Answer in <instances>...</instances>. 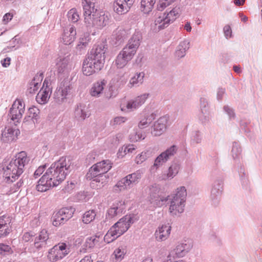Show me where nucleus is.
I'll list each match as a JSON object with an SVG mask.
<instances>
[{
    "label": "nucleus",
    "mask_w": 262,
    "mask_h": 262,
    "mask_svg": "<svg viewBox=\"0 0 262 262\" xmlns=\"http://www.w3.org/2000/svg\"><path fill=\"white\" fill-rule=\"evenodd\" d=\"M5 216H2L0 217V229L3 228H9L7 222L5 220Z\"/></svg>",
    "instance_id": "obj_63"
},
{
    "label": "nucleus",
    "mask_w": 262,
    "mask_h": 262,
    "mask_svg": "<svg viewBox=\"0 0 262 262\" xmlns=\"http://www.w3.org/2000/svg\"><path fill=\"white\" fill-rule=\"evenodd\" d=\"M51 241L49 239V234L47 230L43 229L41 230L38 235L34 239V247L39 250L46 248L48 245H50Z\"/></svg>",
    "instance_id": "obj_12"
},
{
    "label": "nucleus",
    "mask_w": 262,
    "mask_h": 262,
    "mask_svg": "<svg viewBox=\"0 0 262 262\" xmlns=\"http://www.w3.org/2000/svg\"><path fill=\"white\" fill-rule=\"evenodd\" d=\"M178 12L175 9H173L169 13H165L166 20L165 22L168 23L169 24L173 22L177 16H179Z\"/></svg>",
    "instance_id": "obj_42"
},
{
    "label": "nucleus",
    "mask_w": 262,
    "mask_h": 262,
    "mask_svg": "<svg viewBox=\"0 0 262 262\" xmlns=\"http://www.w3.org/2000/svg\"><path fill=\"white\" fill-rule=\"evenodd\" d=\"M124 0H115L113 4L114 12L119 15H122L127 13L130 10L128 7V4H123Z\"/></svg>",
    "instance_id": "obj_22"
},
{
    "label": "nucleus",
    "mask_w": 262,
    "mask_h": 262,
    "mask_svg": "<svg viewBox=\"0 0 262 262\" xmlns=\"http://www.w3.org/2000/svg\"><path fill=\"white\" fill-rule=\"evenodd\" d=\"M67 253H61L56 250V248H52L49 252L48 258L50 261H56L64 257Z\"/></svg>",
    "instance_id": "obj_31"
},
{
    "label": "nucleus",
    "mask_w": 262,
    "mask_h": 262,
    "mask_svg": "<svg viewBox=\"0 0 262 262\" xmlns=\"http://www.w3.org/2000/svg\"><path fill=\"white\" fill-rule=\"evenodd\" d=\"M68 17L69 20L72 21L73 23L77 22L79 18V14H78L77 10L75 8L71 9L68 13Z\"/></svg>",
    "instance_id": "obj_46"
},
{
    "label": "nucleus",
    "mask_w": 262,
    "mask_h": 262,
    "mask_svg": "<svg viewBox=\"0 0 262 262\" xmlns=\"http://www.w3.org/2000/svg\"><path fill=\"white\" fill-rule=\"evenodd\" d=\"M96 214L94 210H90L86 211L82 216V222L88 224L94 220Z\"/></svg>",
    "instance_id": "obj_36"
},
{
    "label": "nucleus",
    "mask_w": 262,
    "mask_h": 262,
    "mask_svg": "<svg viewBox=\"0 0 262 262\" xmlns=\"http://www.w3.org/2000/svg\"><path fill=\"white\" fill-rule=\"evenodd\" d=\"M223 187V180L222 179H216L213 183V187L211 191V196L213 199H215L221 194Z\"/></svg>",
    "instance_id": "obj_25"
},
{
    "label": "nucleus",
    "mask_w": 262,
    "mask_h": 262,
    "mask_svg": "<svg viewBox=\"0 0 262 262\" xmlns=\"http://www.w3.org/2000/svg\"><path fill=\"white\" fill-rule=\"evenodd\" d=\"M96 0H82L84 23L87 27L101 29L110 23V17L95 8Z\"/></svg>",
    "instance_id": "obj_2"
},
{
    "label": "nucleus",
    "mask_w": 262,
    "mask_h": 262,
    "mask_svg": "<svg viewBox=\"0 0 262 262\" xmlns=\"http://www.w3.org/2000/svg\"><path fill=\"white\" fill-rule=\"evenodd\" d=\"M192 248V243L190 240H185L178 243L174 248L169 253L168 257L171 260V257L181 258L185 256Z\"/></svg>",
    "instance_id": "obj_9"
},
{
    "label": "nucleus",
    "mask_w": 262,
    "mask_h": 262,
    "mask_svg": "<svg viewBox=\"0 0 262 262\" xmlns=\"http://www.w3.org/2000/svg\"><path fill=\"white\" fill-rule=\"evenodd\" d=\"M135 222V219L133 215H126L120 219L114 225L125 233Z\"/></svg>",
    "instance_id": "obj_15"
},
{
    "label": "nucleus",
    "mask_w": 262,
    "mask_h": 262,
    "mask_svg": "<svg viewBox=\"0 0 262 262\" xmlns=\"http://www.w3.org/2000/svg\"><path fill=\"white\" fill-rule=\"evenodd\" d=\"M151 155V152L148 150L143 151L141 154L138 155L135 159L137 164H139L143 163Z\"/></svg>",
    "instance_id": "obj_41"
},
{
    "label": "nucleus",
    "mask_w": 262,
    "mask_h": 262,
    "mask_svg": "<svg viewBox=\"0 0 262 262\" xmlns=\"http://www.w3.org/2000/svg\"><path fill=\"white\" fill-rule=\"evenodd\" d=\"M13 103H16V108L18 110V115L17 116H22L23 114L25 112V104L24 103L23 101L21 100L16 99Z\"/></svg>",
    "instance_id": "obj_48"
},
{
    "label": "nucleus",
    "mask_w": 262,
    "mask_h": 262,
    "mask_svg": "<svg viewBox=\"0 0 262 262\" xmlns=\"http://www.w3.org/2000/svg\"><path fill=\"white\" fill-rule=\"evenodd\" d=\"M171 231V227L168 224L162 225L156 230L155 235L157 241L160 242L166 240L169 236Z\"/></svg>",
    "instance_id": "obj_20"
},
{
    "label": "nucleus",
    "mask_w": 262,
    "mask_h": 262,
    "mask_svg": "<svg viewBox=\"0 0 262 262\" xmlns=\"http://www.w3.org/2000/svg\"><path fill=\"white\" fill-rule=\"evenodd\" d=\"M202 113L199 116L200 120L203 123H206L209 121V116L206 110L202 109Z\"/></svg>",
    "instance_id": "obj_52"
},
{
    "label": "nucleus",
    "mask_w": 262,
    "mask_h": 262,
    "mask_svg": "<svg viewBox=\"0 0 262 262\" xmlns=\"http://www.w3.org/2000/svg\"><path fill=\"white\" fill-rule=\"evenodd\" d=\"M89 41V35H86L84 36V37L81 38L79 39L78 46L82 45L83 46H86Z\"/></svg>",
    "instance_id": "obj_59"
},
{
    "label": "nucleus",
    "mask_w": 262,
    "mask_h": 262,
    "mask_svg": "<svg viewBox=\"0 0 262 262\" xmlns=\"http://www.w3.org/2000/svg\"><path fill=\"white\" fill-rule=\"evenodd\" d=\"M144 77V73L143 72L137 73L136 75L131 78L129 84L133 86H138L139 84H141L143 82Z\"/></svg>",
    "instance_id": "obj_38"
},
{
    "label": "nucleus",
    "mask_w": 262,
    "mask_h": 262,
    "mask_svg": "<svg viewBox=\"0 0 262 262\" xmlns=\"http://www.w3.org/2000/svg\"><path fill=\"white\" fill-rule=\"evenodd\" d=\"M126 119L123 117H117L114 119V125L120 124L126 121Z\"/></svg>",
    "instance_id": "obj_61"
},
{
    "label": "nucleus",
    "mask_w": 262,
    "mask_h": 262,
    "mask_svg": "<svg viewBox=\"0 0 262 262\" xmlns=\"http://www.w3.org/2000/svg\"><path fill=\"white\" fill-rule=\"evenodd\" d=\"M51 94V88L41 89L36 97L37 102L41 104L46 103Z\"/></svg>",
    "instance_id": "obj_24"
},
{
    "label": "nucleus",
    "mask_w": 262,
    "mask_h": 262,
    "mask_svg": "<svg viewBox=\"0 0 262 262\" xmlns=\"http://www.w3.org/2000/svg\"><path fill=\"white\" fill-rule=\"evenodd\" d=\"M67 246L65 243H62L58 244L57 245L54 246L53 248H56V250L59 251L61 253H67V254L69 252V249L67 248Z\"/></svg>",
    "instance_id": "obj_51"
},
{
    "label": "nucleus",
    "mask_w": 262,
    "mask_h": 262,
    "mask_svg": "<svg viewBox=\"0 0 262 262\" xmlns=\"http://www.w3.org/2000/svg\"><path fill=\"white\" fill-rule=\"evenodd\" d=\"M186 196L187 191L184 186L177 188L176 193L170 199L169 212L171 215H176L184 211Z\"/></svg>",
    "instance_id": "obj_6"
},
{
    "label": "nucleus",
    "mask_w": 262,
    "mask_h": 262,
    "mask_svg": "<svg viewBox=\"0 0 262 262\" xmlns=\"http://www.w3.org/2000/svg\"><path fill=\"white\" fill-rule=\"evenodd\" d=\"M165 20V13H163L162 15L159 16L158 18H156L155 21V25L156 26L155 30L156 31H159L161 30L164 29L169 25V23H166Z\"/></svg>",
    "instance_id": "obj_33"
},
{
    "label": "nucleus",
    "mask_w": 262,
    "mask_h": 262,
    "mask_svg": "<svg viewBox=\"0 0 262 262\" xmlns=\"http://www.w3.org/2000/svg\"><path fill=\"white\" fill-rule=\"evenodd\" d=\"M141 35L136 32L129 40L128 43L117 55L115 63L118 68H123L130 61L136 53L140 44Z\"/></svg>",
    "instance_id": "obj_5"
},
{
    "label": "nucleus",
    "mask_w": 262,
    "mask_h": 262,
    "mask_svg": "<svg viewBox=\"0 0 262 262\" xmlns=\"http://www.w3.org/2000/svg\"><path fill=\"white\" fill-rule=\"evenodd\" d=\"M201 134L199 130L195 131L193 136L192 140L195 143H199L201 141Z\"/></svg>",
    "instance_id": "obj_57"
},
{
    "label": "nucleus",
    "mask_w": 262,
    "mask_h": 262,
    "mask_svg": "<svg viewBox=\"0 0 262 262\" xmlns=\"http://www.w3.org/2000/svg\"><path fill=\"white\" fill-rule=\"evenodd\" d=\"M109 231L111 234H112L113 239H116L118 237L124 233V232L118 228V227H115L114 225L111 227Z\"/></svg>",
    "instance_id": "obj_47"
},
{
    "label": "nucleus",
    "mask_w": 262,
    "mask_h": 262,
    "mask_svg": "<svg viewBox=\"0 0 262 262\" xmlns=\"http://www.w3.org/2000/svg\"><path fill=\"white\" fill-rule=\"evenodd\" d=\"M125 37V32L122 29H117L114 31L112 38L115 40V45L118 46L123 42Z\"/></svg>",
    "instance_id": "obj_29"
},
{
    "label": "nucleus",
    "mask_w": 262,
    "mask_h": 262,
    "mask_svg": "<svg viewBox=\"0 0 262 262\" xmlns=\"http://www.w3.org/2000/svg\"><path fill=\"white\" fill-rule=\"evenodd\" d=\"M106 80L103 79L94 83L91 90V95L94 97H99L104 89V86L106 84Z\"/></svg>",
    "instance_id": "obj_26"
},
{
    "label": "nucleus",
    "mask_w": 262,
    "mask_h": 262,
    "mask_svg": "<svg viewBox=\"0 0 262 262\" xmlns=\"http://www.w3.org/2000/svg\"><path fill=\"white\" fill-rule=\"evenodd\" d=\"M142 172L140 170L128 174L125 177L126 181L128 182L129 188L133 187L135 185L137 184L141 178Z\"/></svg>",
    "instance_id": "obj_27"
},
{
    "label": "nucleus",
    "mask_w": 262,
    "mask_h": 262,
    "mask_svg": "<svg viewBox=\"0 0 262 262\" xmlns=\"http://www.w3.org/2000/svg\"><path fill=\"white\" fill-rule=\"evenodd\" d=\"M125 252V250L122 247H119L114 251L113 255L116 260L120 261L123 258Z\"/></svg>",
    "instance_id": "obj_44"
},
{
    "label": "nucleus",
    "mask_w": 262,
    "mask_h": 262,
    "mask_svg": "<svg viewBox=\"0 0 262 262\" xmlns=\"http://www.w3.org/2000/svg\"><path fill=\"white\" fill-rule=\"evenodd\" d=\"M148 95V94L145 93L138 96L134 100L128 101L126 104V108L130 110L138 108L144 103Z\"/></svg>",
    "instance_id": "obj_19"
},
{
    "label": "nucleus",
    "mask_w": 262,
    "mask_h": 262,
    "mask_svg": "<svg viewBox=\"0 0 262 262\" xmlns=\"http://www.w3.org/2000/svg\"><path fill=\"white\" fill-rule=\"evenodd\" d=\"M30 158L25 151H22L16 155L9 164L3 167L4 173L7 181H15L23 173L25 166L28 164Z\"/></svg>",
    "instance_id": "obj_4"
},
{
    "label": "nucleus",
    "mask_w": 262,
    "mask_h": 262,
    "mask_svg": "<svg viewBox=\"0 0 262 262\" xmlns=\"http://www.w3.org/2000/svg\"><path fill=\"white\" fill-rule=\"evenodd\" d=\"M156 0H141V10L145 14H148L153 9Z\"/></svg>",
    "instance_id": "obj_30"
},
{
    "label": "nucleus",
    "mask_w": 262,
    "mask_h": 262,
    "mask_svg": "<svg viewBox=\"0 0 262 262\" xmlns=\"http://www.w3.org/2000/svg\"><path fill=\"white\" fill-rule=\"evenodd\" d=\"M17 104L13 103L12 107L10 108L9 113L10 114V117L11 120L15 121V122H19V120L21 118L22 116H17L18 115V111L17 108H16Z\"/></svg>",
    "instance_id": "obj_40"
},
{
    "label": "nucleus",
    "mask_w": 262,
    "mask_h": 262,
    "mask_svg": "<svg viewBox=\"0 0 262 262\" xmlns=\"http://www.w3.org/2000/svg\"><path fill=\"white\" fill-rule=\"evenodd\" d=\"M20 134V132L18 129H15L12 127H9L2 133V136L6 142H11L15 140L18 135Z\"/></svg>",
    "instance_id": "obj_23"
},
{
    "label": "nucleus",
    "mask_w": 262,
    "mask_h": 262,
    "mask_svg": "<svg viewBox=\"0 0 262 262\" xmlns=\"http://www.w3.org/2000/svg\"><path fill=\"white\" fill-rule=\"evenodd\" d=\"M71 84L68 80L62 81L58 88L54 93L53 98L55 101L61 103L67 99V96L71 94Z\"/></svg>",
    "instance_id": "obj_10"
},
{
    "label": "nucleus",
    "mask_w": 262,
    "mask_h": 262,
    "mask_svg": "<svg viewBox=\"0 0 262 262\" xmlns=\"http://www.w3.org/2000/svg\"><path fill=\"white\" fill-rule=\"evenodd\" d=\"M35 234L32 232H27L24 233L23 239L25 242H28L33 241V237Z\"/></svg>",
    "instance_id": "obj_54"
},
{
    "label": "nucleus",
    "mask_w": 262,
    "mask_h": 262,
    "mask_svg": "<svg viewBox=\"0 0 262 262\" xmlns=\"http://www.w3.org/2000/svg\"><path fill=\"white\" fill-rule=\"evenodd\" d=\"M12 18L13 15L11 13H7L4 16L3 21L4 22V24H7L10 21Z\"/></svg>",
    "instance_id": "obj_64"
},
{
    "label": "nucleus",
    "mask_w": 262,
    "mask_h": 262,
    "mask_svg": "<svg viewBox=\"0 0 262 262\" xmlns=\"http://www.w3.org/2000/svg\"><path fill=\"white\" fill-rule=\"evenodd\" d=\"M168 117L163 116L156 121L152 126L151 134L154 136L161 135L166 130Z\"/></svg>",
    "instance_id": "obj_13"
},
{
    "label": "nucleus",
    "mask_w": 262,
    "mask_h": 262,
    "mask_svg": "<svg viewBox=\"0 0 262 262\" xmlns=\"http://www.w3.org/2000/svg\"><path fill=\"white\" fill-rule=\"evenodd\" d=\"M176 1L177 0H159L157 5V9L159 11H162Z\"/></svg>",
    "instance_id": "obj_45"
},
{
    "label": "nucleus",
    "mask_w": 262,
    "mask_h": 262,
    "mask_svg": "<svg viewBox=\"0 0 262 262\" xmlns=\"http://www.w3.org/2000/svg\"><path fill=\"white\" fill-rule=\"evenodd\" d=\"M112 168L111 162L109 160L102 161L94 164L86 174L87 179L91 180L94 177L98 176L107 175V172Z\"/></svg>",
    "instance_id": "obj_7"
},
{
    "label": "nucleus",
    "mask_w": 262,
    "mask_h": 262,
    "mask_svg": "<svg viewBox=\"0 0 262 262\" xmlns=\"http://www.w3.org/2000/svg\"><path fill=\"white\" fill-rule=\"evenodd\" d=\"M123 208L119 206V203L113 204L107 211L106 217L108 219H112L122 213Z\"/></svg>",
    "instance_id": "obj_32"
},
{
    "label": "nucleus",
    "mask_w": 262,
    "mask_h": 262,
    "mask_svg": "<svg viewBox=\"0 0 262 262\" xmlns=\"http://www.w3.org/2000/svg\"><path fill=\"white\" fill-rule=\"evenodd\" d=\"M29 178L28 174H24L20 180L14 185L15 188H14V191H16L17 189H18L20 187L26 186L28 184Z\"/></svg>",
    "instance_id": "obj_43"
},
{
    "label": "nucleus",
    "mask_w": 262,
    "mask_h": 262,
    "mask_svg": "<svg viewBox=\"0 0 262 262\" xmlns=\"http://www.w3.org/2000/svg\"><path fill=\"white\" fill-rule=\"evenodd\" d=\"M224 110L228 115L229 119H234L235 117V114L232 108L228 105H225L224 106Z\"/></svg>",
    "instance_id": "obj_53"
},
{
    "label": "nucleus",
    "mask_w": 262,
    "mask_h": 262,
    "mask_svg": "<svg viewBox=\"0 0 262 262\" xmlns=\"http://www.w3.org/2000/svg\"><path fill=\"white\" fill-rule=\"evenodd\" d=\"M43 73H37L35 76L34 77L33 79L32 80V81L30 82V84L34 85L35 86L38 85L40 86L41 82L43 79Z\"/></svg>",
    "instance_id": "obj_49"
},
{
    "label": "nucleus",
    "mask_w": 262,
    "mask_h": 262,
    "mask_svg": "<svg viewBox=\"0 0 262 262\" xmlns=\"http://www.w3.org/2000/svg\"><path fill=\"white\" fill-rule=\"evenodd\" d=\"M28 113L36 123L39 122L40 119V110L37 107L33 106L30 107L28 109Z\"/></svg>",
    "instance_id": "obj_37"
},
{
    "label": "nucleus",
    "mask_w": 262,
    "mask_h": 262,
    "mask_svg": "<svg viewBox=\"0 0 262 262\" xmlns=\"http://www.w3.org/2000/svg\"><path fill=\"white\" fill-rule=\"evenodd\" d=\"M70 60V55L59 56L56 59V69L58 73L65 74L70 70L69 65Z\"/></svg>",
    "instance_id": "obj_14"
},
{
    "label": "nucleus",
    "mask_w": 262,
    "mask_h": 262,
    "mask_svg": "<svg viewBox=\"0 0 262 262\" xmlns=\"http://www.w3.org/2000/svg\"><path fill=\"white\" fill-rule=\"evenodd\" d=\"M73 165L72 160L70 157H62L52 163L38 181L36 190L45 192L51 187L58 186L72 170Z\"/></svg>",
    "instance_id": "obj_1"
},
{
    "label": "nucleus",
    "mask_w": 262,
    "mask_h": 262,
    "mask_svg": "<svg viewBox=\"0 0 262 262\" xmlns=\"http://www.w3.org/2000/svg\"><path fill=\"white\" fill-rule=\"evenodd\" d=\"M154 191H158V188L157 186H152L150 188L149 201L154 207H161L164 204V202L168 200V199L167 198L161 196L159 194L155 193V195L154 193H152Z\"/></svg>",
    "instance_id": "obj_16"
},
{
    "label": "nucleus",
    "mask_w": 262,
    "mask_h": 262,
    "mask_svg": "<svg viewBox=\"0 0 262 262\" xmlns=\"http://www.w3.org/2000/svg\"><path fill=\"white\" fill-rule=\"evenodd\" d=\"M35 86H35V85H31L30 83L29 88H28V90H27V92L31 94H34L36 92V91H37L39 88V86L38 85H35Z\"/></svg>",
    "instance_id": "obj_62"
},
{
    "label": "nucleus",
    "mask_w": 262,
    "mask_h": 262,
    "mask_svg": "<svg viewBox=\"0 0 262 262\" xmlns=\"http://www.w3.org/2000/svg\"><path fill=\"white\" fill-rule=\"evenodd\" d=\"M177 150V146L173 145L162 152L155 160L153 168L156 167L157 169L161 166L176 154Z\"/></svg>",
    "instance_id": "obj_11"
},
{
    "label": "nucleus",
    "mask_w": 262,
    "mask_h": 262,
    "mask_svg": "<svg viewBox=\"0 0 262 262\" xmlns=\"http://www.w3.org/2000/svg\"><path fill=\"white\" fill-rule=\"evenodd\" d=\"M75 211L72 207H68L62 208L54 212L52 217L53 225L57 227L64 224L73 216Z\"/></svg>",
    "instance_id": "obj_8"
},
{
    "label": "nucleus",
    "mask_w": 262,
    "mask_h": 262,
    "mask_svg": "<svg viewBox=\"0 0 262 262\" xmlns=\"http://www.w3.org/2000/svg\"><path fill=\"white\" fill-rule=\"evenodd\" d=\"M35 123L36 122H35L34 120L33 119V118H32L31 116L29 115V114H28V113L27 112V115L24 119L23 125L25 126L27 125H30L32 127H34Z\"/></svg>",
    "instance_id": "obj_50"
},
{
    "label": "nucleus",
    "mask_w": 262,
    "mask_h": 262,
    "mask_svg": "<svg viewBox=\"0 0 262 262\" xmlns=\"http://www.w3.org/2000/svg\"><path fill=\"white\" fill-rule=\"evenodd\" d=\"M108 175L94 177L91 180L90 186L93 189H99L105 186L108 181Z\"/></svg>",
    "instance_id": "obj_17"
},
{
    "label": "nucleus",
    "mask_w": 262,
    "mask_h": 262,
    "mask_svg": "<svg viewBox=\"0 0 262 262\" xmlns=\"http://www.w3.org/2000/svg\"><path fill=\"white\" fill-rule=\"evenodd\" d=\"M128 182L126 181L125 177L118 181L114 187V190L116 192L124 190L129 188Z\"/></svg>",
    "instance_id": "obj_35"
},
{
    "label": "nucleus",
    "mask_w": 262,
    "mask_h": 262,
    "mask_svg": "<svg viewBox=\"0 0 262 262\" xmlns=\"http://www.w3.org/2000/svg\"><path fill=\"white\" fill-rule=\"evenodd\" d=\"M115 240V239H113V235H112V234H111V233H110V232L108 230L107 231V232L106 233V234L104 236V242L108 244V243H110L113 242Z\"/></svg>",
    "instance_id": "obj_58"
},
{
    "label": "nucleus",
    "mask_w": 262,
    "mask_h": 262,
    "mask_svg": "<svg viewBox=\"0 0 262 262\" xmlns=\"http://www.w3.org/2000/svg\"><path fill=\"white\" fill-rule=\"evenodd\" d=\"M242 149L238 142H234L232 145L231 154L234 159H238L240 158Z\"/></svg>",
    "instance_id": "obj_39"
},
{
    "label": "nucleus",
    "mask_w": 262,
    "mask_h": 262,
    "mask_svg": "<svg viewBox=\"0 0 262 262\" xmlns=\"http://www.w3.org/2000/svg\"><path fill=\"white\" fill-rule=\"evenodd\" d=\"M46 167V164L39 166L34 172V177L35 178H37L40 176L45 171Z\"/></svg>",
    "instance_id": "obj_56"
},
{
    "label": "nucleus",
    "mask_w": 262,
    "mask_h": 262,
    "mask_svg": "<svg viewBox=\"0 0 262 262\" xmlns=\"http://www.w3.org/2000/svg\"><path fill=\"white\" fill-rule=\"evenodd\" d=\"M150 123L148 122L147 118L145 117L140 121L138 126L140 128H144L146 127Z\"/></svg>",
    "instance_id": "obj_60"
},
{
    "label": "nucleus",
    "mask_w": 262,
    "mask_h": 262,
    "mask_svg": "<svg viewBox=\"0 0 262 262\" xmlns=\"http://www.w3.org/2000/svg\"><path fill=\"white\" fill-rule=\"evenodd\" d=\"M104 46L102 44L93 48L89 55L83 61L82 72L86 76H90L99 72L103 67L105 60Z\"/></svg>",
    "instance_id": "obj_3"
},
{
    "label": "nucleus",
    "mask_w": 262,
    "mask_h": 262,
    "mask_svg": "<svg viewBox=\"0 0 262 262\" xmlns=\"http://www.w3.org/2000/svg\"><path fill=\"white\" fill-rule=\"evenodd\" d=\"M76 35L75 27L72 26L64 30L62 40L65 45L71 44L75 40Z\"/></svg>",
    "instance_id": "obj_18"
},
{
    "label": "nucleus",
    "mask_w": 262,
    "mask_h": 262,
    "mask_svg": "<svg viewBox=\"0 0 262 262\" xmlns=\"http://www.w3.org/2000/svg\"><path fill=\"white\" fill-rule=\"evenodd\" d=\"M117 95L112 86H110L108 91L105 93V96L107 99H111L115 97Z\"/></svg>",
    "instance_id": "obj_55"
},
{
    "label": "nucleus",
    "mask_w": 262,
    "mask_h": 262,
    "mask_svg": "<svg viewBox=\"0 0 262 262\" xmlns=\"http://www.w3.org/2000/svg\"><path fill=\"white\" fill-rule=\"evenodd\" d=\"M179 169L180 164L179 163L176 162L172 163L168 168V171L167 173V178H173L178 173Z\"/></svg>",
    "instance_id": "obj_34"
},
{
    "label": "nucleus",
    "mask_w": 262,
    "mask_h": 262,
    "mask_svg": "<svg viewBox=\"0 0 262 262\" xmlns=\"http://www.w3.org/2000/svg\"><path fill=\"white\" fill-rule=\"evenodd\" d=\"M75 118L78 121H83L86 118L89 117L88 109L84 104H79L77 105L74 111Z\"/></svg>",
    "instance_id": "obj_21"
},
{
    "label": "nucleus",
    "mask_w": 262,
    "mask_h": 262,
    "mask_svg": "<svg viewBox=\"0 0 262 262\" xmlns=\"http://www.w3.org/2000/svg\"><path fill=\"white\" fill-rule=\"evenodd\" d=\"M189 43L190 42L188 40H184L181 42L176 51V56L178 58L184 57L186 54V51L189 48Z\"/></svg>",
    "instance_id": "obj_28"
}]
</instances>
